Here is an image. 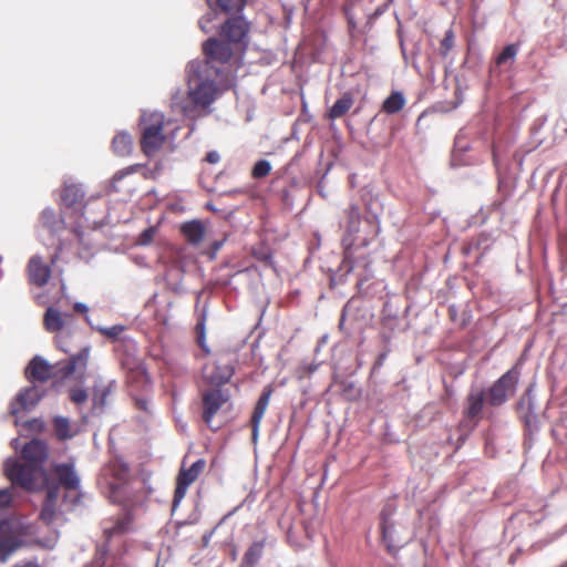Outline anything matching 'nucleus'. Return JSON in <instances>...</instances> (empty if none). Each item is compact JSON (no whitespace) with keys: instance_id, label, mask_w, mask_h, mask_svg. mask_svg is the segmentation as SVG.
Wrapping results in <instances>:
<instances>
[{"instance_id":"2","label":"nucleus","mask_w":567,"mask_h":567,"mask_svg":"<svg viewBox=\"0 0 567 567\" xmlns=\"http://www.w3.org/2000/svg\"><path fill=\"white\" fill-rule=\"evenodd\" d=\"M212 74L207 71V64L190 62L187 65L189 102H178L177 97H173V105L178 107L184 115H188L193 111L192 105L203 109L209 106L217 94V78H212Z\"/></svg>"},{"instance_id":"46","label":"nucleus","mask_w":567,"mask_h":567,"mask_svg":"<svg viewBox=\"0 0 567 567\" xmlns=\"http://www.w3.org/2000/svg\"><path fill=\"white\" fill-rule=\"evenodd\" d=\"M385 358L384 354H381L378 359V364H382L383 359Z\"/></svg>"},{"instance_id":"45","label":"nucleus","mask_w":567,"mask_h":567,"mask_svg":"<svg viewBox=\"0 0 567 567\" xmlns=\"http://www.w3.org/2000/svg\"><path fill=\"white\" fill-rule=\"evenodd\" d=\"M136 406H137L140 410H144V411H146V410H147V402H146L145 400L137 399V400H136Z\"/></svg>"},{"instance_id":"39","label":"nucleus","mask_w":567,"mask_h":567,"mask_svg":"<svg viewBox=\"0 0 567 567\" xmlns=\"http://www.w3.org/2000/svg\"><path fill=\"white\" fill-rule=\"evenodd\" d=\"M252 255H254L255 258H257L258 260L265 262L266 265H271L272 256H271L270 252L254 250Z\"/></svg>"},{"instance_id":"15","label":"nucleus","mask_w":567,"mask_h":567,"mask_svg":"<svg viewBox=\"0 0 567 567\" xmlns=\"http://www.w3.org/2000/svg\"><path fill=\"white\" fill-rule=\"evenodd\" d=\"M41 399L39 390L32 385L21 390L10 404V413L17 415L22 410L34 406Z\"/></svg>"},{"instance_id":"6","label":"nucleus","mask_w":567,"mask_h":567,"mask_svg":"<svg viewBox=\"0 0 567 567\" xmlns=\"http://www.w3.org/2000/svg\"><path fill=\"white\" fill-rule=\"evenodd\" d=\"M231 405L230 393L221 388H209L200 392V411L203 422L212 430L214 417Z\"/></svg>"},{"instance_id":"12","label":"nucleus","mask_w":567,"mask_h":567,"mask_svg":"<svg viewBox=\"0 0 567 567\" xmlns=\"http://www.w3.org/2000/svg\"><path fill=\"white\" fill-rule=\"evenodd\" d=\"M235 373L234 365L224 358L217 359L213 363H208L203 369V378L213 388H221L229 382Z\"/></svg>"},{"instance_id":"23","label":"nucleus","mask_w":567,"mask_h":567,"mask_svg":"<svg viewBox=\"0 0 567 567\" xmlns=\"http://www.w3.org/2000/svg\"><path fill=\"white\" fill-rule=\"evenodd\" d=\"M84 193L75 185H66L61 193V200L64 206L72 208L83 207Z\"/></svg>"},{"instance_id":"38","label":"nucleus","mask_w":567,"mask_h":567,"mask_svg":"<svg viewBox=\"0 0 567 567\" xmlns=\"http://www.w3.org/2000/svg\"><path fill=\"white\" fill-rule=\"evenodd\" d=\"M123 330H124V327L117 324V326H112L110 328L102 329L101 332L111 339H116Z\"/></svg>"},{"instance_id":"36","label":"nucleus","mask_w":567,"mask_h":567,"mask_svg":"<svg viewBox=\"0 0 567 567\" xmlns=\"http://www.w3.org/2000/svg\"><path fill=\"white\" fill-rule=\"evenodd\" d=\"M13 501V492L11 488L0 489V509L10 507Z\"/></svg>"},{"instance_id":"5","label":"nucleus","mask_w":567,"mask_h":567,"mask_svg":"<svg viewBox=\"0 0 567 567\" xmlns=\"http://www.w3.org/2000/svg\"><path fill=\"white\" fill-rule=\"evenodd\" d=\"M74 321V316L68 312H61L54 307L47 308L43 316V327L48 332L58 333L54 343L59 350L69 353L72 349L70 344L71 331L69 327Z\"/></svg>"},{"instance_id":"44","label":"nucleus","mask_w":567,"mask_h":567,"mask_svg":"<svg viewBox=\"0 0 567 567\" xmlns=\"http://www.w3.org/2000/svg\"><path fill=\"white\" fill-rule=\"evenodd\" d=\"M73 308L76 312H80V313H85L87 311V307L81 302H76Z\"/></svg>"},{"instance_id":"37","label":"nucleus","mask_w":567,"mask_h":567,"mask_svg":"<svg viewBox=\"0 0 567 567\" xmlns=\"http://www.w3.org/2000/svg\"><path fill=\"white\" fill-rule=\"evenodd\" d=\"M155 233H156V229L154 227H148L146 228L145 230H143L138 238H137V244L138 245H148L153 241L154 239V236H155Z\"/></svg>"},{"instance_id":"8","label":"nucleus","mask_w":567,"mask_h":567,"mask_svg":"<svg viewBox=\"0 0 567 567\" xmlns=\"http://www.w3.org/2000/svg\"><path fill=\"white\" fill-rule=\"evenodd\" d=\"M518 378V370L516 368H512L496 380L488 389V404L492 406L503 405L508 398L515 394Z\"/></svg>"},{"instance_id":"4","label":"nucleus","mask_w":567,"mask_h":567,"mask_svg":"<svg viewBox=\"0 0 567 567\" xmlns=\"http://www.w3.org/2000/svg\"><path fill=\"white\" fill-rule=\"evenodd\" d=\"M164 115L162 113L153 112L143 114L140 121L141 127V150L151 157L155 155L166 141L164 134Z\"/></svg>"},{"instance_id":"42","label":"nucleus","mask_w":567,"mask_h":567,"mask_svg":"<svg viewBox=\"0 0 567 567\" xmlns=\"http://www.w3.org/2000/svg\"><path fill=\"white\" fill-rule=\"evenodd\" d=\"M197 343L198 346L202 348V350L208 354L209 353V349L207 348L206 346V337L205 334H199L197 336Z\"/></svg>"},{"instance_id":"3","label":"nucleus","mask_w":567,"mask_h":567,"mask_svg":"<svg viewBox=\"0 0 567 567\" xmlns=\"http://www.w3.org/2000/svg\"><path fill=\"white\" fill-rule=\"evenodd\" d=\"M32 534L30 524L12 518L0 519V563H7L17 550L30 546L28 537Z\"/></svg>"},{"instance_id":"32","label":"nucleus","mask_w":567,"mask_h":567,"mask_svg":"<svg viewBox=\"0 0 567 567\" xmlns=\"http://www.w3.org/2000/svg\"><path fill=\"white\" fill-rule=\"evenodd\" d=\"M455 48V33L452 28L447 29L443 39L440 41L439 54L442 59H447Z\"/></svg>"},{"instance_id":"9","label":"nucleus","mask_w":567,"mask_h":567,"mask_svg":"<svg viewBox=\"0 0 567 567\" xmlns=\"http://www.w3.org/2000/svg\"><path fill=\"white\" fill-rule=\"evenodd\" d=\"M42 471L27 462L7 461L4 464V474L11 481L12 485L20 486L31 491L34 488L35 481Z\"/></svg>"},{"instance_id":"40","label":"nucleus","mask_w":567,"mask_h":567,"mask_svg":"<svg viewBox=\"0 0 567 567\" xmlns=\"http://www.w3.org/2000/svg\"><path fill=\"white\" fill-rule=\"evenodd\" d=\"M12 567H43L37 559L21 560L14 564Z\"/></svg>"},{"instance_id":"16","label":"nucleus","mask_w":567,"mask_h":567,"mask_svg":"<svg viewBox=\"0 0 567 567\" xmlns=\"http://www.w3.org/2000/svg\"><path fill=\"white\" fill-rule=\"evenodd\" d=\"M271 394H272V388H271V385H267L264 389L261 395L259 396V399L255 405V409L252 411L250 424H251V432H252L251 436H252L254 441H256L258 437L260 422H261V420L265 415V412L268 408Z\"/></svg>"},{"instance_id":"41","label":"nucleus","mask_w":567,"mask_h":567,"mask_svg":"<svg viewBox=\"0 0 567 567\" xmlns=\"http://www.w3.org/2000/svg\"><path fill=\"white\" fill-rule=\"evenodd\" d=\"M205 161L209 164H217L220 161V155L216 151H210L206 154Z\"/></svg>"},{"instance_id":"20","label":"nucleus","mask_w":567,"mask_h":567,"mask_svg":"<svg viewBox=\"0 0 567 567\" xmlns=\"http://www.w3.org/2000/svg\"><path fill=\"white\" fill-rule=\"evenodd\" d=\"M59 497V487L52 486L48 487L47 496L42 505V509L40 513V518L47 524L50 525L55 516H56V502Z\"/></svg>"},{"instance_id":"11","label":"nucleus","mask_w":567,"mask_h":567,"mask_svg":"<svg viewBox=\"0 0 567 567\" xmlns=\"http://www.w3.org/2000/svg\"><path fill=\"white\" fill-rule=\"evenodd\" d=\"M206 462L203 458L194 462L190 467H182L176 478L173 505L176 506L185 497L190 484H193L205 470Z\"/></svg>"},{"instance_id":"26","label":"nucleus","mask_w":567,"mask_h":567,"mask_svg":"<svg viewBox=\"0 0 567 567\" xmlns=\"http://www.w3.org/2000/svg\"><path fill=\"white\" fill-rule=\"evenodd\" d=\"M406 104L405 96L400 91H393L391 94L383 101L381 105V112L385 114L392 115L399 113Z\"/></svg>"},{"instance_id":"10","label":"nucleus","mask_w":567,"mask_h":567,"mask_svg":"<svg viewBox=\"0 0 567 567\" xmlns=\"http://www.w3.org/2000/svg\"><path fill=\"white\" fill-rule=\"evenodd\" d=\"M250 23L241 16L228 18L220 27L219 38L226 40L238 50L247 47Z\"/></svg>"},{"instance_id":"7","label":"nucleus","mask_w":567,"mask_h":567,"mask_svg":"<svg viewBox=\"0 0 567 567\" xmlns=\"http://www.w3.org/2000/svg\"><path fill=\"white\" fill-rule=\"evenodd\" d=\"M234 49L233 44L221 38H209L203 44L206 60L200 62L207 64V71L214 73L215 78H219L223 71L216 64H227L234 55Z\"/></svg>"},{"instance_id":"18","label":"nucleus","mask_w":567,"mask_h":567,"mask_svg":"<svg viewBox=\"0 0 567 567\" xmlns=\"http://www.w3.org/2000/svg\"><path fill=\"white\" fill-rule=\"evenodd\" d=\"M51 471L64 488L76 489L79 487L80 480L72 464H54Z\"/></svg>"},{"instance_id":"22","label":"nucleus","mask_w":567,"mask_h":567,"mask_svg":"<svg viewBox=\"0 0 567 567\" xmlns=\"http://www.w3.org/2000/svg\"><path fill=\"white\" fill-rule=\"evenodd\" d=\"M111 147L116 156L125 157L130 155L133 150L132 135L127 132L117 133L112 140Z\"/></svg>"},{"instance_id":"25","label":"nucleus","mask_w":567,"mask_h":567,"mask_svg":"<svg viewBox=\"0 0 567 567\" xmlns=\"http://www.w3.org/2000/svg\"><path fill=\"white\" fill-rule=\"evenodd\" d=\"M354 100L350 93H344L338 99L334 104L329 109L327 117L330 120H337L347 114L353 106Z\"/></svg>"},{"instance_id":"35","label":"nucleus","mask_w":567,"mask_h":567,"mask_svg":"<svg viewBox=\"0 0 567 567\" xmlns=\"http://www.w3.org/2000/svg\"><path fill=\"white\" fill-rule=\"evenodd\" d=\"M89 394L86 390L82 388H72L70 390V400L75 404H83L86 402Z\"/></svg>"},{"instance_id":"34","label":"nucleus","mask_w":567,"mask_h":567,"mask_svg":"<svg viewBox=\"0 0 567 567\" xmlns=\"http://www.w3.org/2000/svg\"><path fill=\"white\" fill-rule=\"evenodd\" d=\"M55 434L60 440H65L70 436V424L65 417H55L54 420Z\"/></svg>"},{"instance_id":"13","label":"nucleus","mask_w":567,"mask_h":567,"mask_svg":"<svg viewBox=\"0 0 567 567\" xmlns=\"http://www.w3.org/2000/svg\"><path fill=\"white\" fill-rule=\"evenodd\" d=\"M51 267L45 264L41 256L34 255L27 265V277L30 285L44 287L51 278Z\"/></svg>"},{"instance_id":"31","label":"nucleus","mask_w":567,"mask_h":567,"mask_svg":"<svg viewBox=\"0 0 567 567\" xmlns=\"http://www.w3.org/2000/svg\"><path fill=\"white\" fill-rule=\"evenodd\" d=\"M518 51L519 45L516 43L505 45L501 53L495 59L496 65L501 66L507 63H513L516 59Z\"/></svg>"},{"instance_id":"33","label":"nucleus","mask_w":567,"mask_h":567,"mask_svg":"<svg viewBox=\"0 0 567 567\" xmlns=\"http://www.w3.org/2000/svg\"><path fill=\"white\" fill-rule=\"evenodd\" d=\"M271 165L266 159L258 161L251 171V176L256 179H260L270 174Z\"/></svg>"},{"instance_id":"43","label":"nucleus","mask_w":567,"mask_h":567,"mask_svg":"<svg viewBox=\"0 0 567 567\" xmlns=\"http://www.w3.org/2000/svg\"><path fill=\"white\" fill-rule=\"evenodd\" d=\"M195 330H196L197 336L205 334V320L204 319H202L200 321L197 322Z\"/></svg>"},{"instance_id":"1","label":"nucleus","mask_w":567,"mask_h":567,"mask_svg":"<svg viewBox=\"0 0 567 567\" xmlns=\"http://www.w3.org/2000/svg\"><path fill=\"white\" fill-rule=\"evenodd\" d=\"M90 354L91 348L86 346L70 358L60 360L54 364L40 355H35L27 365L24 374L31 382L44 383L51 379L65 380L69 378L82 381L86 377Z\"/></svg>"},{"instance_id":"27","label":"nucleus","mask_w":567,"mask_h":567,"mask_svg":"<svg viewBox=\"0 0 567 567\" xmlns=\"http://www.w3.org/2000/svg\"><path fill=\"white\" fill-rule=\"evenodd\" d=\"M265 545V539L254 542L244 554L240 567H255L262 556Z\"/></svg>"},{"instance_id":"30","label":"nucleus","mask_w":567,"mask_h":567,"mask_svg":"<svg viewBox=\"0 0 567 567\" xmlns=\"http://www.w3.org/2000/svg\"><path fill=\"white\" fill-rule=\"evenodd\" d=\"M346 215H347V219H348L347 230L349 233H358L359 227H360V221H361L360 207L357 204H351L346 209Z\"/></svg>"},{"instance_id":"29","label":"nucleus","mask_w":567,"mask_h":567,"mask_svg":"<svg viewBox=\"0 0 567 567\" xmlns=\"http://www.w3.org/2000/svg\"><path fill=\"white\" fill-rule=\"evenodd\" d=\"M210 7L215 6L224 13H238L245 6L247 0H207Z\"/></svg>"},{"instance_id":"19","label":"nucleus","mask_w":567,"mask_h":567,"mask_svg":"<svg viewBox=\"0 0 567 567\" xmlns=\"http://www.w3.org/2000/svg\"><path fill=\"white\" fill-rule=\"evenodd\" d=\"M181 233L190 245L197 246L206 236V227L202 220L194 219L183 223Z\"/></svg>"},{"instance_id":"28","label":"nucleus","mask_w":567,"mask_h":567,"mask_svg":"<svg viewBox=\"0 0 567 567\" xmlns=\"http://www.w3.org/2000/svg\"><path fill=\"white\" fill-rule=\"evenodd\" d=\"M40 220L43 227L52 233H58L64 229V220L61 216H58L52 208H45L42 210Z\"/></svg>"},{"instance_id":"24","label":"nucleus","mask_w":567,"mask_h":567,"mask_svg":"<svg viewBox=\"0 0 567 567\" xmlns=\"http://www.w3.org/2000/svg\"><path fill=\"white\" fill-rule=\"evenodd\" d=\"M392 514L390 511L386 513V509H383L381 513V534L382 540L386 545L389 550H392L398 543L396 537L394 536L395 527L394 524L389 519V516Z\"/></svg>"},{"instance_id":"17","label":"nucleus","mask_w":567,"mask_h":567,"mask_svg":"<svg viewBox=\"0 0 567 567\" xmlns=\"http://www.w3.org/2000/svg\"><path fill=\"white\" fill-rule=\"evenodd\" d=\"M485 405V391L482 389L471 390L465 400L464 416L470 420H477Z\"/></svg>"},{"instance_id":"21","label":"nucleus","mask_w":567,"mask_h":567,"mask_svg":"<svg viewBox=\"0 0 567 567\" xmlns=\"http://www.w3.org/2000/svg\"><path fill=\"white\" fill-rule=\"evenodd\" d=\"M131 518L128 515H121L116 518H109L103 522V533L106 539L122 535L128 530Z\"/></svg>"},{"instance_id":"14","label":"nucleus","mask_w":567,"mask_h":567,"mask_svg":"<svg viewBox=\"0 0 567 567\" xmlns=\"http://www.w3.org/2000/svg\"><path fill=\"white\" fill-rule=\"evenodd\" d=\"M21 455L24 462L42 471V465L48 457V449L44 442L34 439L23 446Z\"/></svg>"}]
</instances>
